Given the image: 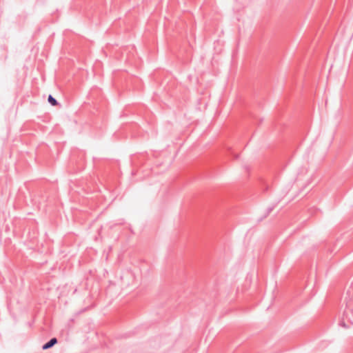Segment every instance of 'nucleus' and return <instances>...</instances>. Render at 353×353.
<instances>
[{
	"label": "nucleus",
	"mask_w": 353,
	"mask_h": 353,
	"mask_svg": "<svg viewBox=\"0 0 353 353\" xmlns=\"http://www.w3.org/2000/svg\"><path fill=\"white\" fill-rule=\"evenodd\" d=\"M57 343V340L55 338L52 339L49 342L46 343L43 345L42 349L43 350H47L48 348H50L54 345H55Z\"/></svg>",
	"instance_id": "1"
},
{
	"label": "nucleus",
	"mask_w": 353,
	"mask_h": 353,
	"mask_svg": "<svg viewBox=\"0 0 353 353\" xmlns=\"http://www.w3.org/2000/svg\"><path fill=\"white\" fill-rule=\"evenodd\" d=\"M48 101L52 105L54 106L58 104L57 100L54 98H53L51 95H49Z\"/></svg>",
	"instance_id": "2"
}]
</instances>
